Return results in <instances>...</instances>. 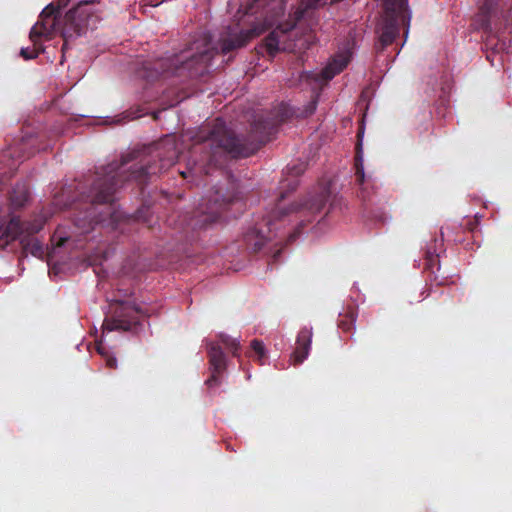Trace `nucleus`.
Segmentation results:
<instances>
[{
	"label": "nucleus",
	"instance_id": "f257e3e1",
	"mask_svg": "<svg viewBox=\"0 0 512 512\" xmlns=\"http://www.w3.org/2000/svg\"><path fill=\"white\" fill-rule=\"evenodd\" d=\"M292 116L291 108L286 104L278 105L274 110L257 116L252 122L248 135H236L219 118L211 126L203 127L195 136L191 154L201 153L199 159L188 164V171L180 172L184 178L189 174H209L212 166H221L225 161L246 158L253 155L262 145L272 139L278 127Z\"/></svg>",
	"mask_w": 512,
	"mask_h": 512
},
{
	"label": "nucleus",
	"instance_id": "f03ea898",
	"mask_svg": "<svg viewBox=\"0 0 512 512\" xmlns=\"http://www.w3.org/2000/svg\"><path fill=\"white\" fill-rule=\"evenodd\" d=\"M154 158L158 162L152 161V158H144L129 167V174L124 177L127 165L133 158L127 156L123 158L120 164L113 162L103 167L100 173H97L92 186L85 199V208L75 218V224L88 232L93 229L95 224L104 223L110 219L111 223L118 221V215L112 206L115 200V193L122 187L125 181L134 180L139 185L147 183L150 176L161 173L173 164V157H162L160 152H156Z\"/></svg>",
	"mask_w": 512,
	"mask_h": 512
},
{
	"label": "nucleus",
	"instance_id": "7ed1b4c3",
	"mask_svg": "<svg viewBox=\"0 0 512 512\" xmlns=\"http://www.w3.org/2000/svg\"><path fill=\"white\" fill-rule=\"evenodd\" d=\"M305 169L306 165L303 162L287 166V173L292 178L282 182V190L277 197L275 208L261 223L250 228L243 236V241L251 252L256 253L260 251L267 241H271L274 238L282 240L285 237L284 234L279 235L274 231H277L279 225L285 223L286 219L290 220L291 217L299 220L298 226L287 237V244L294 242L300 235L301 228L310 223L325 207L330 197V192L326 188H320L318 192L310 194L300 202L293 203L288 207L282 204L283 200L287 197V193L296 190L298 186L297 177L302 175Z\"/></svg>",
	"mask_w": 512,
	"mask_h": 512
},
{
	"label": "nucleus",
	"instance_id": "20e7f679",
	"mask_svg": "<svg viewBox=\"0 0 512 512\" xmlns=\"http://www.w3.org/2000/svg\"><path fill=\"white\" fill-rule=\"evenodd\" d=\"M217 54L219 50L212 45L211 35L203 32L180 56L159 60L153 64V67H145L147 70H153L147 78L154 80L161 75L182 76L184 71H187V76L190 78L203 77L209 72L211 61Z\"/></svg>",
	"mask_w": 512,
	"mask_h": 512
},
{
	"label": "nucleus",
	"instance_id": "39448f33",
	"mask_svg": "<svg viewBox=\"0 0 512 512\" xmlns=\"http://www.w3.org/2000/svg\"><path fill=\"white\" fill-rule=\"evenodd\" d=\"M88 4L89 1H80L60 20V11L55 3H50L42 10L39 20L30 31L31 42L36 44L37 39L41 37L50 40L56 32L60 31L64 39L63 48H65L70 39L81 36L88 28L92 17L87 8Z\"/></svg>",
	"mask_w": 512,
	"mask_h": 512
},
{
	"label": "nucleus",
	"instance_id": "423d86ee",
	"mask_svg": "<svg viewBox=\"0 0 512 512\" xmlns=\"http://www.w3.org/2000/svg\"><path fill=\"white\" fill-rule=\"evenodd\" d=\"M410 19L407 0H384V13L377 29L379 36L375 44L376 52H382L394 42L399 35L401 25L406 27L407 34Z\"/></svg>",
	"mask_w": 512,
	"mask_h": 512
},
{
	"label": "nucleus",
	"instance_id": "0eeeda50",
	"mask_svg": "<svg viewBox=\"0 0 512 512\" xmlns=\"http://www.w3.org/2000/svg\"><path fill=\"white\" fill-rule=\"evenodd\" d=\"M237 199L236 195H223L216 190L207 198H203L195 211L192 225L194 228H206L217 222L227 207Z\"/></svg>",
	"mask_w": 512,
	"mask_h": 512
},
{
	"label": "nucleus",
	"instance_id": "6e6552de",
	"mask_svg": "<svg viewBox=\"0 0 512 512\" xmlns=\"http://www.w3.org/2000/svg\"><path fill=\"white\" fill-rule=\"evenodd\" d=\"M137 310L127 305H120L115 309L111 318L103 322V333L111 331H130L138 324Z\"/></svg>",
	"mask_w": 512,
	"mask_h": 512
},
{
	"label": "nucleus",
	"instance_id": "1a4fd4ad",
	"mask_svg": "<svg viewBox=\"0 0 512 512\" xmlns=\"http://www.w3.org/2000/svg\"><path fill=\"white\" fill-rule=\"evenodd\" d=\"M211 376L205 381L209 387H216L220 384V375L226 370L225 354L217 343L211 342L207 346Z\"/></svg>",
	"mask_w": 512,
	"mask_h": 512
},
{
	"label": "nucleus",
	"instance_id": "9d476101",
	"mask_svg": "<svg viewBox=\"0 0 512 512\" xmlns=\"http://www.w3.org/2000/svg\"><path fill=\"white\" fill-rule=\"evenodd\" d=\"M312 335V328L303 327L299 331L296 339V348L291 356L294 365L301 364L308 357Z\"/></svg>",
	"mask_w": 512,
	"mask_h": 512
},
{
	"label": "nucleus",
	"instance_id": "9b49d317",
	"mask_svg": "<svg viewBox=\"0 0 512 512\" xmlns=\"http://www.w3.org/2000/svg\"><path fill=\"white\" fill-rule=\"evenodd\" d=\"M23 232L22 222L19 217H11L6 223L0 224V248L6 247Z\"/></svg>",
	"mask_w": 512,
	"mask_h": 512
},
{
	"label": "nucleus",
	"instance_id": "f8f14e48",
	"mask_svg": "<svg viewBox=\"0 0 512 512\" xmlns=\"http://www.w3.org/2000/svg\"><path fill=\"white\" fill-rule=\"evenodd\" d=\"M350 61V57L347 54H339L330 61L327 66L321 71V77L328 81L334 76L341 73Z\"/></svg>",
	"mask_w": 512,
	"mask_h": 512
},
{
	"label": "nucleus",
	"instance_id": "ddd939ff",
	"mask_svg": "<svg viewBox=\"0 0 512 512\" xmlns=\"http://www.w3.org/2000/svg\"><path fill=\"white\" fill-rule=\"evenodd\" d=\"M425 269L432 274L440 270L439 255L437 254V239H433L425 250Z\"/></svg>",
	"mask_w": 512,
	"mask_h": 512
},
{
	"label": "nucleus",
	"instance_id": "4468645a",
	"mask_svg": "<svg viewBox=\"0 0 512 512\" xmlns=\"http://www.w3.org/2000/svg\"><path fill=\"white\" fill-rule=\"evenodd\" d=\"M30 193L25 183H17L10 195L11 204L15 208L23 207L29 200Z\"/></svg>",
	"mask_w": 512,
	"mask_h": 512
},
{
	"label": "nucleus",
	"instance_id": "2eb2a0df",
	"mask_svg": "<svg viewBox=\"0 0 512 512\" xmlns=\"http://www.w3.org/2000/svg\"><path fill=\"white\" fill-rule=\"evenodd\" d=\"M357 318V311L353 308H348L345 313L339 315L338 327L344 332L354 329Z\"/></svg>",
	"mask_w": 512,
	"mask_h": 512
},
{
	"label": "nucleus",
	"instance_id": "dca6fc26",
	"mask_svg": "<svg viewBox=\"0 0 512 512\" xmlns=\"http://www.w3.org/2000/svg\"><path fill=\"white\" fill-rule=\"evenodd\" d=\"M22 245L24 251L31 253L33 256H41L43 254V245L36 238H24Z\"/></svg>",
	"mask_w": 512,
	"mask_h": 512
},
{
	"label": "nucleus",
	"instance_id": "f3484780",
	"mask_svg": "<svg viewBox=\"0 0 512 512\" xmlns=\"http://www.w3.org/2000/svg\"><path fill=\"white\" fill-rule=\"evenodd\" d=\"M252 352L255 354V360L260 364L264 365L267 358V352L262 341L254 339L250 344Z\"/></svg>",
	"mask_w": 512,
	"mask_h": 512
},
{
	"label": "nucleus",
	"instance_id": "a211bd4d",
	"mask_svg": "<svg viewBox=\"0 0 512 512\" xmlns=\"http://www.w3.org/2000/svg\"><path fill=\"white\" fill-rule=\"evenodd\" d=\"M33 43V47L32 48H22L20 50V55L21 57H23L25 60H31V59H35L38 57V55L43 52V48L41 46V43H40V38L37 39V43L35 44L34 42Z\"/></svg>",
	"mask_w": 512,
	"mask_h": 512
},
{
	"label": "nucleus",
	"instance_id": "6ab92c4d",
	"mask_svg": "<svg viewBox=\"0 0 512 512\" xmlns=\"http://www.w3.org/2000/svg\"><path fill=\"white\" fill-rule=\"evenodd\" d=\"M355 166H356V180L359 184H363L365 179L364 169L362 166L361 143L359 142L356 147Z\"/></svg>",
	"mask_w": 512,
	"mask_h": 512
},
{
	"label": "nucleus",
	"instance_id": "aec40b11",
	"mask_svg": "<svg viewBox=\"0 0 512 512\" xmlns=\"http://www.w3.org/2000/svg\"><path fill=\"white\" fill-rule=\"evenodd\" d=\"M220 342L232 352L233 356H238V350L240 349V343L237 339H234L226 334L219 335Z\"/></svg>",
	"mask_w": 512,
	"mask_h": 512
},
{
	"label": "nucleus",
	"instance_id": "412c9836",
	"mask_svg": "<svg viewBox=\"0 0 512 512\" xmlns=\"http://www.w3.org/2000/svg\"><path fill=\"white\" fill-rule=\"evenodd\" d=\"M106 365L110 369H116L117 368V359L115 357H112V356H107V358H106Z\"/></svg>",
	"mask_w": 512,
	"mask_h": 512
},
{
	"label": "nucleus",
	"instance_id": "4be33fe9",
	"mask_svg": "<svg viewBox=\"0 0 512 512\" xmlns=\"http://www.w3.org/2000/svg\"><path fill=\"white\" fill-rule=\"evenodd\" d=\"M316 106H317L316 101L311 102V103L308 105L307 109H306V114H307V115H311V114H313V113H314V111L316 110Z\"/></svg>",
	"mask_w": 512,
	"mask_h": 512
},
{
	"label": "nucleus",
	"instance_id": "5701e85b",
	"mask_svg": "<svg viewBox=\"0 0 512 512\" xmlns=\"http://www.w3.org/2000/svg\"><path fill=\"white\" fill-rule=\"evenodd\" d=\"M70 0H57L56 7L60 11L62 8L66 7L68 5Z\"/></svg>",
	"mask_w": 512,
	"mask_h": 512
},
{
	"label": "nucleus",
	"instance_id": "b1692460",
	"mask_svg": "<svg viewBox=\"0 0 512 512\" xmlns=\"http://www.w3.org/2000/svg\"><path fill=\"white\" fill-rule=\"evenodd\" d=\"M433 281L436 282V284L439 286L446 284V280L444 278L439 280L437 275L434 276Z\"/></svg>",
	"mask_w": 512,
	"mask_h": 512
},
{
	"label": "nucleus",
	"instance_id": "393cba45",
	"mask_svg": "<svg viewBox=\"0 0 512 512\" xmlns=\"http://www.w3.org/2000/svg\"><path fill=\"white\" fill-rule=\"evenodd\" d=\"M280 252H281V250H280V249H278V250L276 251V253L274 254V258H276V257L280 254Z\"/></svg>",
	"mask_w": 512,
	"mask_h": 512
},
{
	"label": "nucleus",
	"instance_id": "a878e982",
	"mask_svg": "<svg viewBox=\"0 0 512 512\" xmlns=\"http://www.w3.org/2000/svg\"><path fill=\"white\" fill-rule=\"evenodd\" d=\"M64 242V239H60V242L57 244L58 246H61Z\"/></svg>",
	"mask_w": 512,
	"mask_h": 512
}]
</instances>
